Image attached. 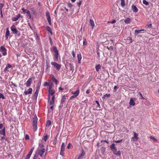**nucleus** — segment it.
Returning a JSON list of instances; mask_svg holds the SVG:
<instances>
[{
	"label": "nucleus",
	"mask_w": 159,
	"mask_h": 159,
	"mask_svg": "<svg viewBox=\"0 0 159 159\" xmlns=\"http://www.w3.org/2000/svg\"><path fill=\"white\" fill-rule=\"evenodd\" d=\"M110 148L115 155L118 156H119L120 155V151L119 150L118 151H116L117 149L116 147H115V145L114 143H113L110 146Z\"/></svg>",
	"instance_id": "f257e3e1"
},
{
	"label": "nucleus",
	"mask_w": 159,
	"mask_h": 159,
	"mask_svg": "<svg viewBox=\"0 0 159 159\" xmlns=\"http://www.w3.org/2000/svg\"><path fill=\"white\" fill-rule=\"evenodd\" d=\"M51 51H53L54 52V57H55V60L54 61H58V57H59V53L58 52V50L57 49V48L54 46L52 48H51Z\"/></svg>",
	"instance_id": "f03ea898"
},
{
	"label": "nucleus",
	"mask_w": 159,
	"mask_h": 159,
	"mask_svg": "<svg viewBox=\"0 0 159 159\" xmlns=\"http://www.w3.org/2000/svg\"><path fill=\"white\" fill-rule=\"evenodd\" d=\"M38 118L37 116H34L33 119V127L34 131H35L37 129V122Z\"/></svg>",
	"instance_id": "7ed1b4c3"
},
{
	"label": "nucleus",
	"mask_w": 159,
	"mask_h": 159,
	"mask_svg": "<svg viewBox=\"0 0 159 159\" xmlns=\"http://www.w3.org/2000/svg\"><path fill=\"white\" fill-rule=\"evenodd\" d=\"M0 51L3 56H5L7 55V50L4 46H2L0 47Z\"/></svg>",
	"instance_id": "20e7f679"
},
{
	"label": "nucleus",
	"mask_w": 159,
	"mask_h": 159,
	"mask_svg": "<svg viewBox=\"0 0 159 159\" xmlns=\"http://www.w3.org/2000/svg\"><path fill=\"white\" fill-rule=\"evenodd\" d=\"M51 64L56 67L58 70H60L61 67V66L60 65H59L55 62H51Z\"/></svg>",
	"instance_id": "39448f33"
},
{
	"label": "nucleus",
	"mask_w": 159,
	"mask_h": 159,
	"mask_svg": "<svg viewBox=\"0 0 159 159\" xmlns=\"http://www.w3.org/2000/svg\"><path fill=\"white\" fill-rule=\"evenodd\" d=\"M11 30L13 34H17L18 32V31L16 30L15 26L14 25H12L11 27Z\"/></svg>",
	"instance_id": "423d86ee"
},
{
	"label": "nucleus",
	"mask_w": 159,
	"mask_h": 159,
	"mask_svg": "<svg viewBox=\"0 0 159 159\" xmlns=\"http://www.w3.org/2000/svg\"><path fill=\"white\" fill-rule=\"evenodd\" d=\"M51 86H50L49 88V89L48 90V91H49V94L48 97V101H49V100H50V95H53L55 93V91L54 90L51 89Z\"/></svg>",
	"instance_id": "0eeeda50"
},
{
	"label": "nucleus",
	"mask_w": 159,
	"mask_h": 159,
	"mask_svg": "<svg viewBox=\"0 0 159 159\" xmlns=\"http://www.w3.org/2000/svg\"><path fill=\"white\" fill-rule=\"evenodd\" d=\"M46 16L47 17V20L48 21L49 24L50 25H52V24H51V18H50V14H49L48 11H47L46 12Z\"/></svg>",
	"instance_id": "6e6552de"
},
{
	"label": "nucleus",
	"mask_w": 159,
	"mask_h": 159,
	"mask_svg": "<svg viewBox=\"0 0 159 159\" xmlns=\"http://www.w3.org/2000/svg\"><path fill=\"white\" fill-rule=\"evenodd\" d=\"M46 16L47 17V20L48 21L49 24L50 25H52V24H51V18H50V14H49L48 11H47L46 12Z\"/></svg>",
	"instance_id": "1a4fd4ad"
},
{
	"label": "nucleus",
	"mask_w": 159,
	"mask_h": 159,
	"mask_svg": "<svg viewBox=\"0 0 159 159\" xmlns=\"http://www.w3.org/2000/svg\"><path fill=\"white\" fill-rule=\"evenodd\" d=\"M45 149L44 148H42L41 149L39 150L38 151V154L41 157H43V154L45 152Z\"/></svg>",
	"instance_id": "9d476101"
},
{
	"label": "nucleus",
	"mask_w": 159,
	"mask_h": 159,
	"mask_svg": "<svg viewBox=\"0 0 159 159\" xmlns=\"http://www.w3.org/2000/svg\"><path fill=\"white\" fill-rule=\"evenodd\" d=\"M133 133L134 134V136L133 137H132L131 139L133 141H136L137 140L139 139L138 137V134L135 133L134 132H133Z\"/></svg>",
	"instance_id": "9b49d317"
},
{
	"label": "nucleus",
	"mask_w": 159,
	"mask_h": 159,
	"mask_svg": "<svg viewBox=\"0 0 159 159\" xmlns=\"http://www.w3.org/2000/svg\"><path fill=\"white\" fill-rule=\"evenodd\" d=\"M135 100V98H131L130 100L129 104L131 106H134L135 105L134 101Z\"/></svg>",
	"instance_id": "f8f14e48"
},
{
	"label": "nucleus",
	"mask_w": 159,
	"mask_h": 159,
	"mask_svg": "<svg viewBox=\"0 0 159 159\" xmlns=\"http://www.w3.org/2000/svg\"><path fill=\"white\" fill-rule=\"evenodd\" d=\"M32 79L31 78H29L27 81H26V82L25 84H26V86L27 87H29L30 86L31 84V83L32 82Z\"/></svg>",
	"instance_id": "ddd939ff"
},
{
	"label": "nucleus",
	"mask_w": 159,
	"mask_h": 159,
	"mask_svg": "<svg viewBox=\"0 0 159 159\" xmlns=\"http://www.w3.org/2000/svg\"><path fill=\"white\" fill-rule=\"evenodd\" d=\"M32 89L31 88H30L28 89V91H25L24 92V93L26 95H27L29 94H31L32 93Z\"/></svg>",
	"instance_id": "4468645a"
},
{
	"label": "nucleus",
	"mask_w": 159,
	"mask_h": 159,
	"mask_svg": "<svg viewBox=\"0 0 159 159\" xmlns=\"http://www.w3.org/2000/svg\"><path fill=\"white\" fill-rule=\"evenodd\" d=\"M85 154V152L83 149L81 151V153L79 157H78L77 159H81L83 156H84Z\"/></svg>",
	"instance_id": "2eb2a0df"
},
{
	"label": "nucleus",
	"mask_w": 159,
	"mask_h": 159,
	"mask_svg": "<svg viewBox=\"0 0 159 159\" xmlns=\"http://www.w3.org/2000/svg\"><path fill=\"white\" fill-rule=\"evenodd\" d=\"M10 32L9 30V28H7L6 29V31L5 34V38L6 39H7L8 38V37L10 35Z\"/></svg>",
	"instance_id": "dca6fc26"
},
{
	"label": "nucleus",
	"mask_w": 159,
	"mask_h": 159,
	"mask_svg": "<svg viewBox=\"0 0 159 159\" xmlns=\"http://www.w3.org/2000/svg\"><path fill=\"white\" fill-rule=\"evenodd\" d=\"M20 14H19L16 15V16L12 17L11 20L13 21H16L20 17Z\"/></svg>",
	"instance_id": "f3484780"
},
{
	"label": "nucleus",
	"mask_w": 159,
	"mask_h": 159,
	"mask_svg": "<svg viewBox=\"0 0 159 159\" xmlns=\"http://www.w3.org/2000/svg\"><path fill=\"white\" fill-rule=\"evenodd\" d=\"M0 134L3 136L6 135V129L5 127L3 128V129L2 130L0 131Z\"/></svg>",
	"instance_id": "a211bd4d"
},
{
	"label": "nucleus",
	"mask_w": 159,
	"mask_h": 159,
	"mask_svg": "<svg viewBox=\"0 0 159 159\" xmlns=\"http://www.w3.org/2000/svg\"><path fill=\"white\" fill-rule=\"evenodd\" d=\"M132 9L134 12H137L138 11V10L136 7L134 5L132 6Z\"/></svg>",
	"instance_id": "6ab92c4d"
},
{
	"label": "nucleus",
	"mask_w": 159,
	"mask_h": 159,
	"mask_svg": "<svg viewBox=\"0 0 159 159\" xmlns=\"http://www.w3.org/2000/svg\"><path fill=\"white\" fill-rule=\"evenodd\" d=\"M144 31V30H135V33L136 35H137L139 34L140 33H142V31Z\"/></svg>",
	"instance_id": "aec40b11"
},
{
	"label": "nucleus",
	"mask_w": 159,
	"mask_h": 159,
	"mask_svg": "<svg viewBox=\"0 0 159 159\" xmlns=\"http://www.w3.org/2000/svg\"><path fill=\"white\" fill-rule=\"evenodd\" d=\"M89 23L92 26V28L93 29L95 26L93 21L92 20L90 19L89 20Z\"/></svg>",
	"instance_id": "412c9836"
},
{
	"label": "nucleus",
	"mask_w": 159,
	"mask_h": 159,
	"mask_svg": "<svg viewBox=\"0 0 159 159\" xmlns=\"http://www.w3.org/2000/svg\"><path fill=\"white\" fill-rule=\"evenodd\" d=\"M106 151V148L103 147H102L101 148V152L103 155H105Z\"/></svg>",
	"instance_id": "4be33fe9"
},
{
	"label": "nucleus",
	"mask_w": 159,
	"mask_h": 159,
	"mask_svg": "<svg viewBox=\"0 0 159 159\" xmlns=\"http://www.w3.org/2000/svg\"><path fill=\"white\" fill-rule=\"evenodd\" d=\"M82 57L81 54L80 53L77 54V59L79 63H80V61Z\"/></svg>",
	"instance_id": "5701e85b"
},
{
	"label": "nucleus",
	"mask_w": 159,
	"mask_h": 159,
	"mask_svg": "<svg viewBox=\"0 0 159 159\" xmlns=\"http://www.w3.org/2000/svg\"><path fill=\"white\" fill-rule=\"evenodd\" d=\"M55 96L53 95L52 98L51 100L50 103L51 105H53L54 103V100H55Z\"/></svg>",
	"instance_id": "b1692460"
},
{
	"label": "nucleus",
	"mask_w": 159,
	"mask_h": 159,
	"mask_svg": "<svg viewBox=\"0 0 159 159\" xmlns=\"http://www.w3.org/2000/svg\"><path fill=\"white\" fill-rule=\"evenodd\" d=\"M21 9L23 12H25V13H26L27 15H30V12L29 11L27 10V9H25L24 8H22Z\"/></svg>",
	"instance_id": "393cba45"
},
{
	"label": "nucleus",
	"mask_w": 159,
	"mask_h": 159,
	"mask_svg": "<svg viewBox=\"0 0 159 159\" xmlns=\"http://www.w3.org/2000/svg\"><path fill=\"white\" fill-rule=\"evenodd\" d=\"M12 67V66L10 64H8L6 67L4 69V71H8V69L9 68H11Z\"/></svg>",
	"instance_id": "a878e982"
},
{
	"label": "nucleus",
	"mask_w": 159,
	"mask_h": 159,
	"mask_svg": "<svg viewBox=\"0 0 159 159\" xmlns=\"http://www.w3.org/2000/svg\"><path fill=\"white\" fill-rule=\"evenodd\" d=\"M80 93V90L79 89V88H78L77 89L76 91L73 93V95H74L76 97Z\"/></svg>",
	"instance_id": "bb28decb"
},
{
	"label": "nucleus",
	"mask_w": 159,
	"mask_h": 159,
	"mask_svg": "<svg viewBox=\"0 0 159 159\" xmlns=\"http://www.w3.org/2000/svg\"><path fill=\"white\" fill-rule=\"evenodd\" d=\"M34 149V147H33L31 149V150H30V151L28 153V154H27V155H28V156L30 157Z\"/></svg>",
	"instance_id": "cd10ccee"
},
{
	"label": "nucleus",
	"mask_w": 159,
	"mask_h": 159,
	"mask_svg": "<svg viewBox=\"0 0 159 159\" xmlns=\"http://www.w3.org/2000/svg\"><path fill=\"white\" fill-rule=\"evenodd\" d=\"M69 66L70 67V70L73 72L74 70V68L73 65L72 64L70 63H69Z\"/></svg>",
	"instance_id": "c85d7f7f"
},
{
	"label": "nucleus",
	"mask_w": 159,
	"mask_h": 159,
	"mask_svg": "<svg viewBox=\"0 0 159 159\" xmlns=\"http://www.w3.org/2000/svg\"><path fill=\"white\" fill-rule=\"evenodd\" d=\"M121 5L122 7H124L125 5V0H121Z\"/></svg>",
	"instance_id": "c756f323"
},
{
	"label": "nucleus",
	"mask_w": 159,
	"mask_h": 159,
	"mask_svg": "<svg viewBox=\"0 0 159 159\" xmlns=\"http://www.w3.org/2000/svg\"><path fill=\"white\" fill-rule=\"evenodd\" d=\"M130 19L129 18H126L125 20V22L126 24H129L130 22Z\"/></svg>",
	"instance_id": "7c9ffc66"
},
{
	"label": "nucleus",
	"mask_w": 159,
	"mask_h": 159,
	"mask_svg": "<svg viewBox=\"0 0 159 159\" xmlns=\"http://www.w3.org/2000/svg\"><path fill=\"white\" fill-rule=\"evenodd\" d=\"M65 149V144L64 143H62L61 150V151H64Z\"/></svg>",
	"instance_id": "2f4dec72"
},
{
	"label": "nucleus",
	"mask_w": 159,
	"mask_h": 159,
	"mask_svg": "<svg viewBox=\"0 0 159 159\" xmlns=\"http://www.w3.org/2000/svg\"><path fill=\"white\" fill-rule=\"evenodd\" d=\"M46 29L48 31H49L50 33L51 34H52V31H51V28L50 27H49V26H47L46 27Z\"/></svg>",
	"instance_id": "473e14b6"
},
{
	"label": "nucleus",
	"mask_w": 159,
	"mask_h": 159,
	"mask_svg": "<svg viewBox=\"0 0 159 159\" xmlns=\"http://www.w3.org/2000/svg\"><path fill=\"white\" fill-rule=\"evenodd\" d=\"M111 96V95L109 94H106L104 95L102 97V98L105 99L106 98H109Z\"/></svg>",
	"instance_id": "72a5a7b5"
},
{
	"label": "nucleus",
	"mask_w": 159,
	"mask_h": 159,
	"mask_svg": "<svg viewBox=\"0 0 159 159\" xmlns=\"http://www.w3.org/2000/svg\"><path fill=\"white\" fill-rule=\"evenodd\" d=\"M39 91L36 90V91L35 92V93H34V97L35 98L37 99L38 94L39 93Z\"/></svg>",
	"instance_id": "f704fd0d"
},
{
	"label": "nucleus",
	"mask_w": 159,
	"mask_h": 159,
	"mask_svg": "<svg viewBox=\"0 0 159 159\" xmlns=\"http://www.w3.org/2000/svg\"><path fill=\"white\" fill-rule=\"evenodd\" d=\"M39 83L37 85L36 89V91H39V90L40 88V84H41V82H39Z\"/></svg>",
	"instance_id": "c9c22d12"
},
{
	"label": "nucleus",
	"mask_w": 159,
	"mask_h": 159,
	"mask_svg": "<svg viewBox=\"0 0 159 159\" xmlns=\"http://www.w3.org/2000/svg\"><path fill=\"white\" fill-rule=\"evenodd\" d=\"M99 64L96 65L95 68L97 71H98L101 68Z\"/></svg>",
	"instance_id": "e433bc0d"
},
{
	"label": "nucleus",
	"mask_w": 159,
	"mask_h": 159,
	"mask_svg": "<svg viewBox=\"0 0 159 159\" xmlns=\"http://www.w3.org/2000/svg\"><path fill=\"white\" fill-rule=\"evenodd\" d=\"M9 84L11 86H12L15 87H17V85L13 83L12 82H10Z\"/></svg>",
	"instance_id": "4c0bfd02"
},
{
	"label": "nucleus",
	"mask_w": 159,
	"mask_h": 159,
	"mask_svg": "<svg viewBox=\"0 0 159 159\" xmlns=\"http://www.w3.org/2000/svg\"><path fill=\"white\" fill-rule=\"evenodd\" d=\"M66 100L61 99V106H62L64 102H65Z\"/></svg>",
	"instance_id": "58836bf2"
},
{
	"label": "nucleus",
	"mask_w": 159,
	"mask_h": 159,
	"mask_svg": "<svg viewBox=\"0 0 159 159\" xmlns=\"http://www.w3.org/2000/svg\"><path fill=\"white\" fill-rule=\"evenodd\" d=\"M51 121L50 120H48L46 123V126H49L51 125Z\"/></svg>",
	"instance_id": "ea45409f"
},
{
	"label": "nucleus",
	"mask_w": 159,
	"mask_h": 159,
	"mask_svg": "<svg viewBox=\"0 0 159 159\" xmlns=\"http://www.w3.org/2000/svg\"><path fill=\"white\" fill-rule=\"evenodd\" d=\"M83 44L84 45L86 46L87 44V42L86 39H84V41L83 42Z\"/></svg>",
	"instance_id": "a19ab883"
},
{
	"label": "nucleus",
	"mask_w": 159,
	"mask_h": 159,
	"mask_svg": "<svg viewBox=\"0 0 159 159\" xmlns=\"http://www.w3.org/2000/svg\"><path fill=\"white\" fill-rule=\"evenodd\" d=\"M143 3L145 5H149V3L146 0H143Z\"/></svg>",
	"instance_id": "79ce46f5"
},
{
	"label": "nucleus",
	"mask_w": 159,
	"mask_h": 159,
	"mask_svg": "<svg viewBox=\"0 0 159 159\" xmlns=\"http://www.w3.org/2000/svg\"><path fill=\"white\" fill-rule=\"evenodd\" d=\"M52 80L53 82H55V84L57 85L58 84V81L55 78H54Z\"/></svg>",
	"instance_id": "37998d69"
},
{
	"label": "nucleus",
	"mask_w": 159,
	"mask_h": 159,
	"mask_svg": "<svg viewBox=\"0 0 159 159\" xmlns=\"http://www.w3.org/2000/svg\"><path fill=\"white\" fill-rule=\"evenodd\" d=\"M150 138L151 139H152V140L155 142L157 141V140L153 136H151L150 137Z\"/></svg>",
	"instance_id": "c03bdc74"
},
{
	"label": "nucleus",
	"mask_w": 159,
	"mask_h": 159,
	"mask_svg": "<svg viewBox=\"0 0 159 159\" xmlns=\"http://www.w3.org/2000/svg\"><path fill=\"white\" fill-rule=\"evenodd\" d=\"M107 49H108L109 50H110L111 51H113V48L112 46H111L110 47H107Z\"/></svg>",
	"instance_id": "a18cd8bd"
},
{
	"label": "nucleus",
	"mask_w": 159,
	"mask_h": 159,
	"mask_svg": "<svg viewBox=\"0 0 159 159\" xmlns=\"http://www.w3.org/2000/svg\"><path fill=\"white\" fill-rule=\"evenodd\" d=\"M0 98H2L3 99H4L5 98L3 94L0 93Z\"/></svg>",
	"instance_id": "49530a36"
},
{
	"label": "nucleus",
	"mask_w": 159,
	"mask_h": 159,
	"mask_svg": "<svg viewBox=\"0 0 159 159\" xmlns=\"http://www.w3.org/2000/svg\"><path fill=\"white\" fill-rule=\"evenodd\" d=\"M72 146V145L70 143H69L67 147V148L68 149H70L71 148Z\"/></svg>",
	"instance_id": "de8ad7c7"
},
{
	"label": "nucleus",
	"mask_w": 159,
	"mask_h": 159,
	"mask_svg": "<svg viewBox=\"0 0 159 159\" xmlns=\"http://www.w3.org/2000/svg\"><path fill=\"white\" fill-rule=\"evenodd\" d=\"M116 22V20H112V21H109L108 22V23H111V24H114V23H115Z\"/></svg>",
	"instance_id": "09e8293b"
},
{
	"label": "nucleus",
	"mask_w": 159,
	"mask_h": 159,
	"mask_svg": "<svg viewBox=\"0 0 159 159\" xmlns=\"http://www.w3.org/2000/svg\"><path fill=\"white\" fill-rule=\"evenodd\" d=\"M118 88V87L117 86H115L113 88V89H114L113 92H116V89H117Z\"/></svg>",
	"instance_id": "8fccbe9b"
},
{
	"label": "nucleus",
	"mask_w": 159,
	"mask_h": 159,
	"mask_svg": "<svg viewBox=\"0 0 159 159\" xmlns=\"http://www.w3.org/2000/svg\"><path fill=\"white\" fill-rule=\"evenodd\" d=\"M73 7V5L70 3H68V7L69 8H72Z\"/></svg>",
	"instance_id": "3c124183"
},
{
	"label": "nucleus",
	"mask_w": 159,
	"mask_h": 159,
	"mask_svg": "<svg viewBox=\"0 0 159 159\" xmlns=\"http://www.w3.org/2000/svg\"><path fill=\"white\" fill-rule=\"evenodd\" d=\"M5 127H4V125L2 123L0 124V129H3V128Z\"/></svg>",
	"instance_id": "603ef678"
},
{
	"label": "nucleus",
	"mask_w": 159,
	"mask_h": 159,
	"mask_svg": "<svg viewBox=\"0 0 159 159\" xmlns=\"http://www.w3.org/2000/svg\"><path fill=\"white\" fill-rule=\"evenodd\" d=\"M123 141V139H121L120 140H116L115 141V142L116 143H120Z\"/></svg>",
	"instance_id": "864d4df0"
},
{
	"label": "nucleus",
	"mask_w": 159,
	"mask_h": 159,
	"mask_svg": "<svg viewBox=\"0 0 159 159\" xmlns=\"http://www.w3.org/2000/svg\"><path fill=\"white\" fill-rule=\"evenodd\" d=\"M39 146L41 148H43L44 147V145L42 143H39Z\"/></svg>",
	"instance_id": "5fc2aeb1"
},
{
	"label": "nucleus",
	"mask_w": 159,
	"mask_h": 159,
	"mask_svg": "<svg viewBox=\"0 0 159 159\" xmlns=\"http://www.w3.org/2000/svg\"><path fill=\"white\" fill-rule=\"evenodd\" d=\"M81 3L82 1H80L79 2H77V4L79 7H80L81 4Z\"/></svg>",
	"instance_id": "6e6d98bb"
},
{
	"label": "nucleus",
	"mask_w": 159,
	"mask_h": 159,
	"mask_svg": "<svg viewBox=\"0 0 159 159\" xmlns=\"http://www.w3.org/2000/svg\"><path fill=\"white\" fill-rule=\"evenodd\" d=\"M72 55L73 56V57L74 58L75 57V52L74 51H72Z\"/></svg>",
	"instance_id": "4d7b16f0"
},
{
	"label": "nucleus",
	"mask_w": 159,
	"mask_h": 159,
	"mask_svg": "<svg viewBox=\"0 0 159 159\" xmlns=\"http://www.w3.org/2000/svg\"><path fill=\"white\" fill-rule=\"evenodd\" d=\"M96 104H97L98 106L99 107V108H100V105L98 102L97 101H96L95 102Z\"/></svg>",
	"instance_id": "13d9d810"
},
{
	"label": "nucleus",
	"mask_w": 159,
	"mask_h": 159,
	"mask_svg": "<svg viewBox=\"0 0 159 159\" xmlns=\"http://www.w3.org/2000/svg\"><path fill=\"white\" fill-rule=\"evenodd\" d=\"M48 136L47 135L44 136L43 138V139L45 141H46L47 139Z\"/></svg>",
	"instance_id": "bf43d9fd"
},
{
	"label": "nucleus",
	"mask_w": 159,
	"mask_h": 159,
	"mask_svg": "<svg viewBox=\"0 0 159 159\" xmlns=\"http://www.w3.org/2000/svg\"><path fill=\"white\" fill-rule=\"evenodd\" d=\"M61 99L66 100V97L65 95H63L62 96Z\"/></svg>",
	"instance_id": "052dcab7"
},
{
	"label": "nucleus",
	"mask_w": 159,
	"mask_h": 159,
	"mask_svg": "<svg viewBox=\"0 0 159 159\" xmlns=\"http://www.w3.org/2000/svg\"><path fill=\"white\" fill-rule=\"evenodd\" d=\"M48 85V83L47 82H45L44 84V86H47Z\"/></svg>",
	"instance_id": "680f3d73"
},
{
	"label": "nucleus",
	"mask_w": 159,
	"mask_h": 159,
	"mask_svg": "<svg viewBox=\"0 0 159 159\" xmlns=\"http://www.w3.org/2000/svg\"><path fill=\"white\" fill-rule=\"evenodd\" d=\"M50 77L51 79L52 80L53 79L55 78L54 76L52 74H51L50 75Z\"/></svg>",
	"instance_id": "e2e57ef3"
},
{
	"label": "nucleus",
	"mask_w": 159,
	"mask_h": 159,
	"mask_svg": "<svg viewBox=\"0 0 159 159\" xmlns=\"http://www.w3.org/2000/svg\"><path fill=\"white\" fill-rule=\"evenodd\" d=\"M25 139H29V135H28L26 134L25 135Z\"/></svg>",
	"instance_id": "0e129e2a"
},
{
	"label": "nucleus",
	"mask_w": 159,
	"mask_h": 159,
	"mask_svg": "<svg viewBox=\"0 0 159 159\" xmlns=\"http://www.w3.org/2000/svg\"><path fill=\"white\" fill-rule=\"evenodd\" d=\"M4 6V4L3 3H0V7L1 8H2Z\"/></svg>",
	"instance_id": "69168bd1"
},
{
	"label": "nucleus",
	"mask_w": 159,
	"mask_h": 159,
	"mask_svg": "<svg viewBox=\"0 0 159 159\" xmlns=\"http://www.w3.org/2000/svg\"><path fill=\"white\" fill-rule=\"evenodd\" d=\"M64 151H60V155H61L62 156H63L64 155Z\"/></svg>",
	"instance_id": "338daca9"
},
{
	"label": "nucleus",
	"mask_w": 159,
	"mask_h": 159,
	"mask_svg": "<svg viewBox=\"0 0 159 159\" xmlns=\"http://www.w3.org/2000/svg\"><path fill=\"white\" fill-rule=\"evenodd\" d=\"M38 157V156L36 155H34L33 159H37Z\"/></svg>",
	"instance_id": "774afa93"
}]
</instances>
